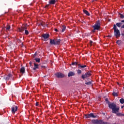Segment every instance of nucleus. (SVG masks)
Returning <instances> with one entry per match:
<instances>
[{
  "mask_svg": "<svg viewBox=\"0 0 124 124\" xmlns=\"http://www.w3.org/2000/svg\"><path fill=\"white\" fill-rule=\"evenodd\" d=\"M112 95L113 96H118V93H116V92H113L112 93Z\"/></svg>",
  "mask_w": 124,
  "mask_h": 124,
  "instance_id": "25",
  "label": "nucleus"
},
{
  "mask_svg": "<svg viewBox=\"0 0 124 124\" xmlns=\"http://www.w3.org/2000/svg\"><path fill=\"white\" fill-rule=\"evenodd\" d=\"M83 12L87 16H90V13H89V12H88V11H87L86 10H83Z\"/></svg>",
  "mask_w": 124,
  "mask_h": 124,
  "instance_id": "18",
  "label": "nucleus"
},
{
  "mask_svg": "<svg viewBox=\"0 0 124 124\" xmlns=\"http://www.w3.org/2000/svg\"><path fill=\"white\" fill-rule=\"evenodd\" d=\"M124 37H121V38H122V39L123 40H124V39H123V38Z\"/></svg>",
  "mask_w": 124,
  "mask_h": 124,
  "instance_id": "49",
  "label": "nucleus"
},
{
  "mask_svg": "<svg viewBox=\"0 0 124 124\" xmlns=\"http://www.w3.org/2000/svg\"><path fill=\"white\" fill-rule=\"evenodd\" d=\"M96 30H94V29L92 31V32H95V31Z\"/></svg>",
  "mask_w": 124,
  "mask_h": 124,
  "instance_id": "39",
  "label": "nucleus"
},
{
  "mask_svg": "<svg viewBox=\"0 0 124 124\" xmlns=\"http://www.w3.org/2000/svg\"><path fill=\"white\" fill-rule=\"evenodd\" d=\"M34 55V56H36V52H35V53Z\"/></svg>",
  "mask_w": 124,
  "mask_h": 124,
  "instance_id": "48",
  "label": "nucleus"
},
{
  "mask_svg": "<svg viewBox=\"0 0 124 124\" xmlns=\"http://www.w3.org/2000/svg\"><path fill=\"white\" fill-rule=\"evenodd\" d=\"M11 28V27H10V25H7V26H6V31H9V30H10Z\"/></svg>",
  "mask_w": 124,
  "mask_h": 124,
  "instance_id": "28",
  "label": "nucleus"
},
{
  "mask_svg": "<svg viewBox=\"0 0 124 124\" xmlns=\"http://www.w3.org/2000/svg\"><path fill=\"white\" fill-rule=\"evenodd\" d=\"M30 65H31V62H30Z\"/></svg>",
  "mask_w": 124,
  "mask_h": 124,
  "instance_id": "47",
  "label": "nucleus"
},
{
  "mask_svg": "<svg viewBox=\"0 0 124 124\" xmlns=\"http://www.w3.org/2000/svg\"><path fill=\"white\" fill-rule=\"evenodd\" d=\"M75 76V72L70 71L68 73V77H71L72 76Z\"/></svg>",
  "mask_w": 124,
  "mask_h": 124,
  "instance_id": "12",
  "label": "nucleus"
},
{
  "mask_svg": "<svg viewBox=\"0 0 124 124\" xmlns=\"http://www.w3.org/2000/svg\"><path fill=\"white\" fill-rule=\"evenodd\" d=\"M86 85H92V81H89L88 82L85 83Z\"/></svg>",
  "mask_w": 124,
  "mask_h": 124,
  "instance_id": "30",
  "label": "nucleus"
},
{
  "mask_svg": "<svg viewBox=\"0 0 124 124\" xmlns=\"http://www.w3.org/2000/svg\"><path fill=\"white\" fill-rule=\"evenodd\" d=\"M121 35H122V36H124V33H122L121 34Z\"/></svg>",
  "mask_w": 124,
  "mask_h": 124,
  "instance_id": "45",
  "label": "nucleus"
},
{
  "mask_svg": "<svg viewBox=\"0 0 124 124\" xmlns=\"http://www.w3.org/2000/svg\"><path fill=\"white\" fill-rule=\"evenodd\" d=\"M78 64H79V62H73L70 64V65H78Z\"/></svg>",
  "mask_w": 124,
  "mask_h": 124,
  "instance_id": "21",
  "label": "nucleus"
},
{
  "mask_svg": "<svg viewBox=\"0 0 124 124\" xmlns=\"http://www.w3.org/2000/svg\"><path fill=\"white\" fill-rule=\"evenodd\" d=\"M41 67L42 68H46V66L43 65L41 66Z\"/></svg>",
  "mask_w": 124,
  "mask_h": 124,
  "instance_id": "37",
  "label": "nucleus"
},
{
  "mask_svg": "<svg viewBox=\"0 0 124 124\" xmlns=\"http://www.w3.org/2000/svg\"><path fill=\"white\" fill-rule=\"evenodd\" d=\"M108 108H109V109H111L112 113L113 114H116V116H118V117L124 116V114H123L121 113H119L120 112V107H117L116 104L108 102Z\"/></svg>",
  "mask_w": 124,
  "mask_h": 124,
  "instance_id": "1",
  "label": "nucleus"
},
{
  "mask_svg": "<svg viewBox=\"0 0 124 124\" xmlns=\"http://www.w3.org/2000/svg\"><path fill=\"white\" fill-rule=\"evenodd\" d=\"M101 22L100 20H98L96 22L95 24L93 26V28L94 30L98 31L100 29Z\"/></svg>",
  "mask_w": 124,
  "mask_h": 124,
  "instance_id": "2",
  "label": "nucleus"
},
{
  "mask_svg": "<svg viewBox=\"0 0 124 124\" xmlns=\"http://www.w3.org/2000/svg\"><path fill=\"white\" fill-rule=\"evenodd\" d=\"M35 61L36 62H40V59L39 58H35Z\"/></svg>",
  "mask_w": 124,
  "mask_h": 124,
  "instance_id": "27",
  "label": "nucleus"
},
{
  "mask_svg": "<svg viewBox=\"0 0 124 124\" xmlns=\"http://www.w3.org/2000/svg\"><path fill=\"white\" fill-rule=\"evenodd\" d=\"M121 23H124V20H121Z\"/></svg>",
  "mask_w": 124,
  "mask_h": 124,
  "instance_id": "44",
  "label": "nucleus"
},
{
  "mask_svg": "<svg viewBox=\"0 0 124 124\" xmlns=\"http://www.w3.org/2000/svg\"><path fill=\"white\" fill-rule=\"evenodd\" d=\"M49 4H46V6H45V8H47V7H49Z\"/></svg>",
  "mask_w": 124,
  "mask_h": 124,
  "instance_id": "36",
  "label": "nucleus"
},
{
  "mask_svg": "<svg viewBox=\"0 0 124 124\" xmlns=\"http://www.w3.org/2000/svg\"><path fill=\"white\" fill-rule=\"evenodd\" d=\"M54 31H58V29H55Z\"/></svg>",
  "mask_w": 124,
  "mask_h": 124,
  "instance_id": "42",
  "label": "nucleus"
},
{
  "mask_svg": "<svg viewBox=\"0 0 124 124\" xmlns=\"http://www.w3.org/2000/svg\"><path fill=\"white\" fill-rule=\"evenodd\" d=\"M20 71L21 73H22V74H24V73H25L26 71V69L24 67H22L21 68Z\"/></svg>",
  "mask_w": 124,
  "mask_h": 124,
  "instance_id": "16",
  "label": "nucleus"
},
{
  "mask_svg": "<svg viewBox=\"0 0 124 124\" xmlns=\"http://www.w3.org/2000/svg\"><path fill=\"white\" fill-rule=\"evenodd\" d=\"M116 43L118 44V45H122V44H123V42L122 40H117L116 41Z\"/></svg>",
  "mask_w": 124,
  "mask_h": 124,
  "instance_id": "19",
  "label": "nucleus"
},
{
  "mask_svg": "<svg viewBox=\"0 0 124 124\" xmlns=\"http://www.w3.org/2000/svg\"><path fill=\"white\" fill-rule=\"evenodd\" d=\"M107 37H112V36L108 35L107 36Z\"/></svg>",
  "mask_w": 124,
  "mask_h": 124,
  "instance_id": "40",
  "label": "nucleus"
},
{
  "mask_svg": "<svg viewBox=\"0 0 124 124\" xmlns=\"http://www.w3.org/2000/svg\"><path fill=\"white\" fill-rule=\"evenodd\" d=\"M55 76H56L57 78H64V77H65V75L61 72H57L55 73Z\"/></svg>",
  "mask_w": 124,
  "mask_h": 124,
  "instance_id": "8",
  "label": "nucleus"
},
{
  "mask_svg": "<svg viewBox=\"0 0 124 124\" xmlns=\"http://www.w3.org/2000/svg\"><path fill=\"white\" fill-rule=\"evenodd\" d=\"M25 30H27V26L22 27L21 28H18V31L20 32H23Z\"/></svg>",
  "mask_w": 124,
  "mask_h": 124,
  "instance_id": "11",
  "label": "nucleus"
},
{
  "mask_svg": "<svg viewBox=\"0 0 124 124\" xmlns=\"http://www.w3.org/2000/svg\"><path fill=\"white\" fill-rule=\"evenodd\" d=\"M41 25H42V27H46V24H45V23L43 22V23H41Z\"/></svg>",
  "mask_w": 124,
  "mask_h": 124,
  "instance_id": "33",
  "label": "nucleus"
},
{
  "mask_svg": "<svg viewBox=\"0 0 124 124\" xmlns=\"http://www.w3.org/2000/svg\"><path fill=\"white\" fill-rule=\"evenodd\" d=\"M36 106H38V102L36 103Z\"/></svg>",
  "mask_w": 124,
  "mask_h": 124,
  "instance_id": "43",
  "label": "nucleus"
},
{
  "mask_svg": "<svg viewBox=\"0 0 124 124\" xmlns=\"http://www.w3.org/2000/svg\"><path fill=\"white\" fill-rule=\"evenodd\" d=\"M38 65H39L38 64L34 63V67L33 68V70H36V69H38Z\"/></svg>",
  "mask_w": 124,
  "mask_h": 124,
  "instance_id": "17",
  "label": "nucleus"
},
{
  "mask_svg": "<svg viewBox=\"0 0 124 124\" xmlns=\"http://www.w3.org/2000/svg\"><path fill=\"white\" fill-rule=\"evenodd\" d=\"M56 2H57V0H50L48 1V3L51 5L55 4Z\"/></svg>",
  "mask_w": 124,
  "mask_h": 124,
  "instance_id": "14",
  "label": "nucleus"
},
{
  "mask_svg": "<svg viewBox=\"0 0 124 124\" xmlns=\"http://www.w3.org/2000/svg\"><path fill=\"white\" fill-rule=\"evenodd\" d=\"M17 110H18V107L17 106L12 107V113L15 114V112H16Z\"/></svg>",
  "mask_w": 124,
  "mask_h": 124,
  "instance_id": "10",
  "label": "nucleus"
},
{
  "mask_svg": "<svg viewBox=\"0 0 124 124\" xmlns=\"http://www.w3.org/2000/svg\"><path fill=\"white\" fill-rule=\"evenodd\" d=\"M119 15H120V18L121 19H124V15L121 14V13H119Z\"/></svg>",
  "mask_w": 124,
  "mask_h": 124,
  "instance_id": "29",
  "label": "nucleus"
},
{
  "mask_svg": "<svg viewBox=\"0 0 124 124\" xmlns=\"http://www.w3.org/2000/svg\"><path fill=\"white\" fill-rule=\"evenodd\" d=\"M96 117H97V116L94 115V114L93 113L84 115V118L85 119H89L90 118H96Z\"/></svg>",
  "mask_w": 124,
  "mask_h": 124,
  "instance_id": "6",
  "label": "nucleus"
},
{
  "mask_svg": "<svg viewBox=\"0 0 124 124\" xmlns=\"http://www.w3.org/2000/svg\"><path fill=\"white\" fill-rule=\"evenodd\" d=\"M92 124H103V120H98L97 119H93L91 120Z\"/></svg>",
  "mask_w": 124,
  "mask_h": 124,
  "instance_id": "3",
  "label": "nucleus"
},
{
  "mask_svg": "<svg viewBox=\"0 0 124 124\" xmlns=\"http://www.w3.org/2000/svg\"><path fill=\"white\" fill-rule=\"evenodd\" d=\"M62 32H63L64 31H65V29H66V26L63 25L62 26Z\"/></svg>",
  "mask_w": 124,
  "mask_h": 124,
  "instance_id": "23",
  "label": "nucleus"
},
{
  "mask_svg": "<svg viewBox=\"0 0 124 124\" xmlns=\"http://www.w3.org/2000/svg\"><path fill=\"white\" fill-rule=\"evenodd\" d=\"M77 73L78 74H81L82 73V71L81 70H78Z\"/></svg>",
  "mask_w": 124,
  "mask_h": 124,
  "instance_id": "31",
  "label": "nucleus"
},
{
  "mask_svg": "<svg viewBox=\"0 0 124 124\" xmlns=\"http://www.w3.org/2000/svg\"><path fill=\"white\" fill-rule=\"evenodd\" d=\"M105 101L108 102L109 101V99H108V98H106Z\"/></svg>",
  "mask_w": 124,
  "mask_h": 124,
  "instance_id": "38",
  "label": "nucleus"
},
{
  "mask_svg": "<svg viewBox=\"0 0 124 124\" xmlns=\"http://www.w3.org/2000/svg\"><path fill=\"white\" fill-rule=\"evenodd\" d=\"M122 25H123V23L122 22H119L116 23V26L118 28H121V26H122Z\"/></svg>",
  "mask_w": 124,
  "mask_h": 124,
  "instance_id": "20",
  "label": "nucleus"
},
{
  "mask_svg": "<svg viewBox=\"0 0 124 124\" xmlns=\"http://www.w3.org/2000/svg\"><path fill=\"white\" fill-rule=\"evenodd\" d=\"M42 39L44 41H48L49 40V37H50V34L47 33H44L42 35Z\"/></svg>",
  "mask_w": 124,
  "mask_h": 124,
  "instance_id": "5",
  "label": "nucleus"
},
{
  "mask_svg": "<svg viewBox=\"0 0 124 124\" xmlns=\"http://www.w3.org/2000/svg\"><path fill=\"white\" fill-rule=\"evenodd\" d=\"M13 77V75L11 74H8L7 75L5 76L3 78V79H5L6 81H8V80H10L12 79V78Z\"/></svg>",
  "mask_w": 124,
  "mask_h": 124,
  "instance_id": "9",
  "label": "nucleus"
},
{
  "mask_svg": "<svg viewBox=\"0 0 124 124\" xmlns=\"http://www.w3.org/2000/svg\"><path fill=\"white\" fill-rule=\"evenodd\" d=\"M50 44L51 45H56V40L55 39H50Z\"/></svg>",
  "mask_w": 124,
  "mask_h": 124,
  "instance_id": "13",
  "label": "nucleus"
},
{
  "mask_svg": "<svg viewBox=\"0 0 124 124\" xmlns=\"http://www.w3.org/2000/svg\"><path fill=\"white\" fill-rule=\"evenodd\" d=\"M29 31L28 30H25V34L26 35H28L29 34Z\"/></svg>",
  "mask_w": 124,
  "mask_h": 124,
  "instance_id": "32",
  "label": "nucleus"
},
{
  "mask_svg": "<svg viewBox=\"0 0 124 124\" xmlns=\"http://www.w3.org/2000/svg\"><path fill=\"white\" fill-rule=\"evenodd\" d=\"M91 75L92 74H91V72H87L85 74H82L81 75V78L84 80V79H86V78H89V77H90Z\"/></svg>",
  "mask_w": 124,
  "mask_h": 124,
  "instance_id": "4",
  "label": "nucleus"
},
{
  "mask_svg": "<svg viewBox=\"0 0 124 124\" xmlns=\"http://www.w3.org/2000/svg\"><path fill=\"white\" fill-rule=\"evenodd\" d=\"M114 35L115 36L116 38L121 37V32H120V30H118L114 31Z\"/></svg>",
  "mask_w": 124,
  "mask_h": 124,
  "instance_id": "7",
  "label": "nucleus"
},
{
  "mask_svg": "<svg viewBox=\"0 0 124 124\" xmlns=\"http://www.w3.org/2000/svg\"><path fill=\"white\" fill-rule=\"evenodd\" d=\"M103 124H111L110 123L103 122Z\"/></svg>",
  "mask_w": 124,
  "mask_h": 124,
  "instance_id": "34",
  "label": "nucleus"
},
{
  "mask_svg": "<svg viewBox=\"0 0 124 124\" xmlns=\"http://www.w3.org/2000/svg\"><path fill=\"white\" fill-rule=\"evenodd\" d=\"M90 44H91V46H92V45H93L92 44H93V41H90Z\"/></svg>",
  "mask_w": 124,
  "mask_h": 124,
  "instance_id": "35",
  "label": "nucleus"
},
{
  "mask_svg": "<svg viewBox=\"0 0 124 124\" xmlns=\"http://www.w3.org/2000/svg\"><path fill=\"white\" fill-rule=\"evenodd\" d=\"M119 101H120V103H121V104H124V98L120 99Z\"/></svg>",
  "mask_w": 124,
  "mask_h": 124,
  "instance_id": "24",
  "label": "nucleus"
},
{
  "mask_svg": "<svg viewBox=\"0 0 124 124\" xmlns=\"http://www.w3.org/2000/svg\"><path fill=\"white\" fill-rule=\"evenodd\" d=\"M124 106H122L121 107L122 109H123V108H124Z\"/></svg>",
  "mask_w": 124,
  "mask_h": 124,
  "instance_id": "46",
  "label": "nucleus"
},
{
  "mask_svg": "<svg viewBox=\"0 0 124 124\" xmlns=\"http://www.w3.org/2000/svg\"><path fill=\"white\" fill-rule=\"evenodd\" d=\"M61 39H55V45H60L61 44Z\"/></svg>",
  "mask_w": 124,
  "mask_h": 124,
  "instance_id": "15",
  "label": "nucleus"
},
{
  "mask_svg": "<svg viewBox=\"0 0 124 124\" xmlns=\"http://www.w3.org/2000/svg\"><path fill=\"white\" fill-rule=\"evenodd\" d=\"M121 29H124V24L121 27Z\"/></svg>",
  "mask_w": 124,
  "mask_h": 124,
  "instance_id": "41",
  "label": "nucleus"
},
{
  "mask_svg": "<svg viewBox=\"0 0 124 124\" xmlns=\"http://www.w3.org/2000/svg\"><path fill=\"white\" fill-rule=\"evenodd\" d=\"M113 30H114V31H118V29H117V26H116L115 24L113 25Z\"/></svg>",
  "mask_w": 124,
  "mask_h": 124,
  "instance_id": "26",
  "label": "nucleus"
},
{
  "mask_svg": "<svg viewBox=\"0 0 124 124\" xmlns=\"http://www.w3.org/2000/svg\"><path fill=\"white\" fill-rule=\"evenodd\" d=\"M78 67H81V68H85V67H87V65H81V64L79 63L78 64Z\"/></svg>",
  "mask_w": 124,
  "mask_h": 124,
  "instance_id": "22",
  "label": "nucleus"
}]
</instances>
